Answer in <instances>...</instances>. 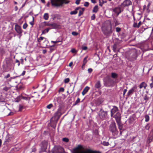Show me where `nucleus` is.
<instances>
[{"label":"nucleus","instance_id":"obj_1","mask_svg":"<svg viewBox=\"0 0 153 153\" xmlns=\"http://www.w3.org/2000/svg\"><path fill=\"white\" fill-rule=\"evenodd\" d=\"M72 153H101L97 151H94L87 148H84L80 145L73 149Z\"/></svg>","mask_w":153,"mask_h":153},{"label":"nucleus","instance_id":"obj_2","mask_svg":"<svg viewBox=\"0 0 153 153\" xmlns=\"http://www.w3.org/2000/svg\"><path fill=\"white\" fill-rule=\"evenodd\" d=\"M103 33L106 36H110L112 33L111 26L110 23L104 24L102 27Z\"/></svg>","mask_w":153,"mask_h":153},{"label":"nucleus","instance_id":"obj_3","mask_svg":"<svg viewBox=\"0 0 153 153\" xmlns=\"http://www.w3.org/2000/svg\"><path fill=\"white\" fill-rule=\"evenodd\" d=\"M109 130L114 136H116L118 135L119 132L117 129L115 122H112L111 123L109 126Z\"/></svg>","mask_w":153,"mask_h":153},{"label":"nucleus","instance_id":"obj_4","mask_svg":"<svg viewBox=\"0 0 153 153\" xmlns=\"http://www.w3.org/2000/svg\"><path fill=\"white\" fill-rule=\"evenodd\" d=\"M116 83V80L109 78L108 80L104 81V85L107 87H112Z\"/></svg>","mask_w":153,"mask_h":153},{"label":"nucleus","instance_id":"obj_5","mask_svg":"<svg viewBox=\"0 0 153 153\" xmlns=\"http://www.w3.org/2000/svg\"><path fill=\"white\" fill-rule=\"evenodd\" d=\"M51 2L53 5L56 7H59L62 6L64 3L65 4L68 3L69 1H66L65 0H56L54 1Z\"/></svg>","mask_w":153,"mask_h":153},{"label":"nucleus","instance_id":"obj_6","mask_svg":"<svg viewBox=\"0 0 153 153\" xmlns=\"http://www.w3.org/2000/svg\"><path fill=\"white\" fill-rule=\"evenodd\" d=\"M107 111H105L101 109L98 114L99 118L102 120H105L107 117Z\"/></svg>","mask_w":153,"mask_h":153},{"label":"nucleus","instance_id":"obj_7","mask_svg":"<svg viewBox=\"0 0 153 153\" xmlns=\"http://www.w3.org/2000/svg\"><path fill=\"white\" fill-rule=\"evenodd\" d=\"M53 153H62L64 151L63 148L59 146H55L52 150Z\"/></svg>","mask_w":153,"mask_h":153},{"label":"nucleus","instance_id":"obj_8","mask_svg":"<svg viewBox=\"0 0 153 153\" xmlns=\"http://www.w3.org/2000/svg\"><path fill=\"white\" fill-rule=\"evenodd\" d=\"M123 9L121 8V7H116L112 9L113 12L116 14L117 16L119 14L123 11Z\"/></svg>","mask_w":153,"mask_h":153},{"label":"nucleus","instance_id":"obj_9","mask_svg":"<svg viewBox=\"0 0 153 153\" xmlns=\"http://www.w3.org/2000/svg\"><path fill=\"white\" fill-rule=\"evenodd\" d=\"M47 41L46 39L44 37H40L39 38V44L41 45L42 47H45L46 46V43Z\"/></svg>","mask_w":153,"mask_h":153},{"label":"nucleus","instance_id":"obj_10","mask_svg":"<svg viewBox=\"0 0 153 153\" xmlns=\"http://www.w3.org/2000/svg\"><path fill=\"white\" fill-rule=\"evenodd\" d=\"M47 142L45 141L42 142L41 143L40 146V151L39 152L40 153L42 152H44L45 151L46 149L47 148Z\"/></svg>","mask_w":153,"mask_h":153},{"label":"nucleus","instance_id":"obj_11","mask_svg":"<svg viewBox=\"0 0 153 153\" xmlns=\"http://www.w3.org/2000/svg\"><path fill=\"white\" fill-rule=\"evenodd\" d=\"M137 88V85H134L133 87H132L128 91L127 95H126V97H128L132 95L133 94L134 92L136 91Z\"/></svg>","mask_w":153,"mask_h":153},{"label":"nucleus","instance_id":"obj_12","mask_svg":"<svg viewBox=\"0 0 153 153\" xmlns=\"http://www.w3.org/2000/svg\"><path fill=\"white\" fill-rule=\"evenodd\" d=\"M132 4V2L130 0H125L120 5L121 8L128 6Z\"/></svg>","mask_w":153,"mask_h":153},{"label":"nucleus","instance_id":"obj_13","mask_svg":"<svg viewBox=\"0 0 153 153\" xmlns=\"http://www.w3.org/2000/svg\"><path fill=\"white\" fill-rule=\"evenodd\" d=\"M42 24L45 25L51 26L54 28H56L58 27V25L56 23L50 24L48 22H45L42 23Z\"/></svg>","mask_w":153,"mask_h":153},{"label":"nucleus","instance_id":"obj_14","mask_svg":"<svg viewBox=\"0 0 153 153\" xmlns=\"http://www.w3.org/2000/svg\"><path fill=\"white\" fill-rule=\"evenodd\" d=\"M118 108L116 106H114L113 108L111 111V117H112L115 113L118 111Z\"/></svg>","mask_w":153,"mask_h":153},{"label":"nucleus","instance_id":"obj_15","mask_svg":"<svg viewBox=\"0 0 153 153\" xmlns=\"http://www.w3.org/2000/svg\"><path fill=\"white\" fill-rule=\"evenodd\" d=\"M15 29L17 33L19 34H21L22 33L21 27L18 25H15Z\"/></svg>","mask_w":153,"mask_h":153},{"label":"nucleus","instance_id":"obj_16","mask_svg":"<svg viewBox=\"0 0 153 153\" xmlns=\"http://www.w3.org/2000/svg\"><path fill=\"white\" fill-rule=\"evenodd\" d=\"M147 86V84L144 82H142L139 85V87L140 89H141L143 88L145 89H146Z\"/></svg>","mask_w":153,"mask_h":153},{"label":"nucleus","instance_id":"obj_17","mask_svg":"<svg viewBox=\"0 0 153 153\" xmlns=\"http://www.w3.org/2000/svg\"><path fill=\"white\" fill-rule=\"evenodd\" d=\"M60 99L59 97H56L55 99L54 102L56 106L60 105Z\"/></svg>","mask_w":153,"mask_h":153},{"label":"nucleus","instance_id":"obj_18","mask_svg":"<svg viewBox=\"0 0 153 153\" xmlns=\"http://www.w3.org/2000/svg\"><path fill=\"white\" fill-rule=\"evenodd\" d=\"M90 89V88L88 86H86L83 89L82 92V94L83 95H85Z\"/></svg>","mask_w":153,"mask_h":153},{"label":"nucleus","instance_id":"obj_19","mask_svg":"<svg viewBox=\"0 0 153 153\" xmlns=\"http://www.w3.org/2000/svg\"><path fill=\"white\" fill-rule=\"evenodd\" d=\"M111 77L113 78L112 79L116 80V79L118 77L117 74L115 73H111Z\"/></svg>","mask_w":153,"mask_h":153},{"label":"nucleus","instance_id":"obj_20","mask_svg":"<svg viewBox=\"0 0 153 153\" xmlns=\"http://www.w3.org/2000/svg\"><path fill=\"white\" fill-rule=\"evenodd\" d=\"M101 87V85L100 81L97 82L95 85V87L96 88H97L100 89Z\"/></svg>","mask_w":153,"mask_h":153},{"label":"nucleus","instance_id":"obj_21","mask_svg":"<svg viewBox=\"0 0 153 153\" xmlns=\"http://www.w3.org/2000/svg\"><path fill=\"white\" fill-rule=\"evenodd\" d=\"M80 8V7L76 8L74 10L72 11L71 12L70 14L71 15H74L76 14L77 13V10H79Z\"/></svg>","mask_w":153,"mask_h":153},{"label":"nucleus","instance_id":"obj_22","mask_svg":"<svg viewBox=\"0 0 153 153\" xmlns=\"http://www.w3.org/2000/svg\"><path fill=\"white\" fill-rule=\"evenodd\" d=\"M11 140V138L9 135H7L4 141L5 143H9Z\"/></svg>","mask_w":153,"mask_h":153},{"label":"nucleus","instance_id":"obj_23","mask_svg":"<svg viewBox=\"0 0 153 153\" xmlns=\"http://www.w3.org/2000/svg\"><path fill=\"white\" fill-rule=\"evenodd\" d=\"M55 114L56 116H57L59 118L62 115L61 110L60 109H58L57 112Z\"/></svg>","mask_w":153,"mask_h":153},{"label":"nucleus","instance_id":"obj_24","mask_svg":"<svg viewBox=\"0 0 153 153\" xmlns=\"http://www.w3.org/2000/svg\"><path fill=\"white\" fill-rule=\"evenodd\" d=\"M98 10V5H96L94 8L92 10L93 13H97Z\"/></svg>","mask_w":153,"mask_h":153},{"label":"nucleus","instance_id":"obj_25","mask_svg":"<svg viewBox=\"0 0 153 153\" xmlns=\"http://www.w3.org/2000/svg\"><path fill=\"white\" fill-rule=\"evenodd\" d=\"M114 117L115 118H120V114L119 112H117L116 114L114 116Z\"/></svg>","mask_w":153,"mask_h":153},{"label":"nucleus","instance_id":"obj_26","mask_svg":"<svg viewBox=\"0 0 153 153\" xmlns=\"http://www.w3.org/2000/svg\"><path fill=\"white\" fill-rule=\"evenodd\" d=\"M117 44L115 43L113 46V50L114 52H116L117 51Z\"/></svg>","mask_w":153,"mask_h":153},{"label":"nucleus","instance_id":"obj_27","mask_svg":"<svg viewBox=\"0 0 153 153\" xmlns=\"http://www.w3.org/2000/svg\"><path fill=\"white\" fill-rule=\"evenodd\" d=\"M118 125V126L119 129V130L120 131V134H122V132L121 130L123 128V125H122V124L121 123V124H120L119 125Z\"/></svg>","mask_w":153,"mask_h":153},{"label":"nucleus","instance_id":"obj_28","mask_svg":"<svg viewBox=\"0 0 153 153\" xmlns=\"http://www.w3.org/2000/svg\"><path fill=\"white\" fill-rule=\"evenodd\" d=\"M133 56V57L132 58H130V60L131 61H134L136 59V53L134 54Z\"/></svg>","mask_w":153,"mask_h":153},{"label":"nucleus","instance_id":"obj_29","mask_svg":"<svg viewBox=\"0 0 153 153\" xmlns=\"http://www.w3.org/2000/svg\"><path fill=\"white\" fill-rule=\"evenodd\" d=\"M84 10V9L83 8H82L80 10H79L78 14L79 16H80L82 14Z\"/></svg>","mask_w":153,"mask_h":153},{"label":"nucleus","instance_id":"obj_30","mask_svg":"<svg viewBox=\"0 0 153 153\" xmlns=\"http://www.w3.org/2000/svg\"><path fill=\"white\" fill-rule=\"evenodd\" d=\"M145 121L146 122H148L149 121V116L147 115L146 114L145 116Z\"/></svg>","mask_w":153,"mask_h":153},{"label":"nucleus","instance_id":"obj_31","mask_svg":"<svg viewBox=\"0 0 153 153\" xmlns=\"http://www.w3.org/2000/svg\"><path fill=\"white\" fill-rule=\"evenodd\" d=\"M11 87V86L9 87L5 86L3 88V90L5 91H7Z\"/></svg>","mask_w":153,"mask_h":153},{"label":"nucleus","instance_id":"obj_32","mask_svg":"<svg viewBox=\"0 0 153 153\" xmlns=\"http://www.w3.org/2000/svg\"><path fill=\"white\" fill-rule=\"evenodd\" d=\"M43 17H44V18L45 20H48V17H49L48 14L47 13H45V14L44 15Z\"/></svg>","mask_w":153,"mask_h":153},{"label":"nucleus","instance_id":"obj_33","mask_svg":"<svg viewBox=\"0 0 153 153\" xmlns=\"http://www.w3.org/2000/svg\"><path fill=\"white\" fill-rule=\"evenodd\" d=\"M49 30V28H46L43 30L42 33V34H45L48 33Z\"/></svg>","mask_w":153,"mask_h":153},{"label":"nucleus","instance_id":"obj_34","mask_svg":"<svg viewBox=\"0 0 153 153\" xmlns=\"http://www.w3.org/2000/svg\"><path fill=\"white\" fill-rule=\"evenodd\" d=\"M115 119L116 120V122L117 124V125H119L120 124H121V123L120 122V118Z\"/></svg>","mask_w":153,"mask_h":153},{"label":"nucleus","instance_id":"obj_35","mask_svg":"<svg viewBox=\"0 0 153 153\" xmlns=\"http://www.w3.org/2000/svg\"><path fill=\"white\" fill-rule=\"evenodd\" d=\"M102 144L104 146H108L109 145V143L108 142L104 141L102 143Z\"/></svg>","mask_w":153,"mask_h":153},{"label":"nucleus","instance_id":"obj_36","mask_svg":"<svg viewBox=\"0 0 153 153\" xmlns=\"http://www.w3.org/2000/svg\"><path fill=\"white\" fill-rule=\"evenodd\" d=\"M62 140L63 142H65L66 143H67V142H68V141H69V140L68 138L65 137V138H62Z\"/></svg>","mask_w":153,"mask_h":153},{"label":"nucleus","instance_id":"obj_37","mask_svg":"<svg viewBox=\"0 0 153 153\" xmlns=\"http://www.w3.org/2000/svg\"><path fill=\"white\" fill-rule=\"evenodd\" d=\"M133 27H134L135 28H139V26L138 25V24H137V23L136 22H134V24L133 25Z\"/></svg>","mask_w":153,"mask_h":153},{"label":"nucleus","instance_id":"obj_38","mask_svg":"<svg viewBox=\"0 0 153 153\" xmlns=\"http://www.w3.org/2000/svg\"><path fill=\"white\" fill-rule=\"evenodd\" d=\"M53 106L52 104H50L49 105H47L46 108L49 109H51Z\"/></svg>","mask_w":153,"mask_h":153},{"label":"nucleus","instance_id":"obj_39","mask_svg":"<svg viewBox=\"0 0 153 153\" xmlns=\"http://www.w3.org/2000/svg\"><path fill=\"white\" fill-rule=\"evenodd\" d=\"M80 99L78 98L77 100L75 101V103L74 104V105H76L78 103L80 102Z\"/></svg>","mask_w":153,"mask_h":153},{"label":"nucleus","instance_id":"obj_40","mask_svg":"<svg viewBox=\"0 0 153 153\" xmlns=\"http://www.w3.org/2000/svg\"><path fill=\"white\" fill-rule=\"evenodd\" d=\"M28 26L27 24L26 23H25L23 25V28L24 29H26Z\"/></svg>","mask_w":153,"mask_h":153},{"label":"nucleus","instance_id":"obj_41","mask_svg":"<svg viewBox=\"0 0 153 153\" xmlns=\"http://www.w3.org/2000/svg\"><path fill=\"white\" fill-rule=\"evenodd\" d=\"M19 111H21L24 108L23 106L22 105H19Z\"/></svg>","mask_w":153,"mask_h":153},{"label":"nucleus","instance_id":"obj_42","mask_svg":"<svg viewBox=\"0 0 153 153\" xmlns=\"http://www.w3.org/2000/svg\"><path fill=\"white\" fill-rule=\"evenodd\" d=\"M144 100L146 101V102L148 100L149 98L147 97V95H146L144 97Z\"/></svg>","mask_w":153,"mask_h":153},{"label":"nucleus","instance_id":"obj_43","mask_svg":"<svg viewBox=\"0 0 153 153\" xmlns=\"http://www.w3.org/2000/svg\"><path fill=\"white\" fill-rule=\"evenodd\" d=\"M71 34L74 36H76L78 35V33L76 32L73 31L72 32Z\"/></svg>","mask_w":153,"mask_h":153},{"label":"nucleus","instance_id":"obj_44","mask_svg":"<svg viewBox=\"0 0 153 153\" xmlns=\"http://www.w3.org/2000/svg\"><path fill=\"white\" fill-rule=\"evenodd\" d=\"M87 57H85L84 58L83 60V63L84 64H85L86 63L87 60Z\"/></svg>","mask_w":153,"mask_h":153},{"label":"nucleus","instance_id":"obj_45","mask_svg":"<svg viewBox=\"0 0 153 153\" xmlns=\"http://www.w3.org/2000/svg\"><path fill=\"white\" fill-rule=\"evenodd\" d=\"M64 91V88L61 87V88H60L59 89V92H63Z\"/></svg>","mask_w":153,"mask_h":153},{"label":"nucleus","instance_id":"obj_46","mask_svg":"<svg viewBox=\"0 0 153 153\" xmlns=\"http://www.w3.org/2000/svg\"><path fill=\"white\" fill-rule=\"evenodd\" d=\"M150 127V126L149 124H147L145 126V128L147 130H148L149 129Z\"/></svg>","mask_w":153,"mask_h":153},{"label":"nucleus","instance_id":"obj_47","mask_svg":"<svg viewBox=\"0 0 153 153\" xmlns=\"http://www.w3.org/2000/svg\"><path fill=\"white\" fill-rule=\"evenodd\" d=\"M70 81V79L69 78H67L65 79L64 80V82L65 83H67L69 82Z\"/></svg>","mask_w":153,"mask_h":153},{"label":"nucleus","instance_id":"obj_48","mask_svg":"<svg viewBox=\"0 0 153 153\" xmlns=\"http://www.w3.org/2000/svg\"><path fill=\"white\" fill-rule=\"evenodd\" d=\"M89 4V3L88 2H85L84 4V6L86 7H88Z\"/></svg>","mask_w":153,"mask_h":153},{"label":"nucleus","instance_id":"obj_49","mask_svg":"<svg viewBox=\"0 0 153 153\" xmlns=\"http://www.w3.org/2000/svg\"><path fill=\"white\" fill-rule=\"evenodd\" d=\"M14 77H10L9 79H7V81L8 82V83H9L10 82H11L12 79H14Z\"/></svg>","mask_w":153,"mask_h":153},{"label":"nucleus","instance_id":"obj_50","mask_svg":"<svg viewBox=\"0 0 153 153\" xmlns=\"http://www.w3.org/2000/svg\"><path fill=\"white\" fill-rule=\"evenodd\" d=\"M32 21L31 22H30V24L31 25H32V26H33V25H34V23H33V22H34V17L32 16Z\"/></svg>","mask_w":153,"mask_h":153},{"label":"nucleus","instance_id":"obj_51","mask_svg":"<svg viewBox=\"0 0 153 153\" xmlns=\"http://www.w3.org/2000/svg\"><path fill=\"white\" fill-rule=\"evenodd\" d=\"M121 30V28L119 27L116 28V31L117 32H119Z\"/></svg>","mask_w":153,"mask_h":153},{"label":"nucleus","instance_id":"obj_52","mask_svg":"<svg viewBox=\"0 0 153 153\" xmlns=\"http://www.w3.org/2000/svg\"><path fill=\"white\" fill-rule=\"evenodd\" d=\"M95 16L94 14H93L91 16V19L92 20H94L95 19Z\"/></svg>","mask_w":153,"mask_h":153},{"label":"nucleus","instance_id":"obj_53","mask_svg":"<svg viewBox=\"0 0 153 153\" xmlns=\"http://www.w3.org/2000/svg\"><path fill=\"white\" fill-rule=\"evenodd\" d=\"M92 69L91 68H88V71L89 73H91L92 71Z\"/></svg>","mask_w":153,"mask_h":153},{"label":"nucleus","instance_id":"obj_54","mask_svg":"<svg viewBox=\"0 0 153 153\" xmlns=\"http://www.w3.org/2000/svg\"><path fill=\"white\" fill-rule=\"evenodd\" d=\"M82 49L83 50H86L87 49V47L86 46H82Z\"/></svg>","mask_w":153,"mask_h":153},{"label":"nucleus","instance_id":"obj_55","mask_svg":"<svg viewBox=\"0 0 153 153\" xmlns=\"http://www.w3.org/2000/svg\"><path fill=\"white\" fill-rule=\"evenodd\" d=\"M81 0H76V1L75 3L77 4H79Z\"/></svg>","mask_w":153,"mask_h":153},{"label":"nucleus","instance_id":"obj_56","mask_svg":"<svg viewBox=\"0 0 153 153\" xmlns=\"http://www.w3.org/2000/svg\"><path fill=\"white\" fill-rule=\"evenodd\" d=\"M10 76V74H8L7 75L5 76L4 78L6 79H7Z\"/></svg>","mask_w":153,"mask_h":153},{"label":"nucleus","instance_id":"obj_57","mask_svg":"<svg viewBox=\"0 0 153 153\" xmlns=\"http://www.w3.org/2000/svg\"><path fill=\"white\" fill-rule=\"evenodd\" d=\"M127 91V89H125L124 90L123 92V96H124L125 95V94L126 93Z\"/></svg>","mask_w":153,"mask_h":153},{"label":"nucleus","instance_id":"obj_58","mask_svg":"<svg viewBox=\"0 0 153 153\" xmlns=\"http://www.w3.org/2000/svg\"><path fill=\"white\" fill-rule=\"evenodd\" d=\"M61 42V41H57V40H56V41H51L52 42L54 43H58L59 42Z\"/></svg>","mask_w":153,"mask_h":153},{"label":"nucleus","instance_id":"obj_59","mask_svg":"<svg viewBox=\"0 0 153 153\" xmlns=\"http://www.w3.org/2000/svg\"><path fill=\"white\" fill-rule=\"evenodd\" d=\"M71 52L73 53H75L76 52V50L74 49H71Z\"/></svg>","mask_w":153,"mask_h":153},{"label":"nucleus","instance_id":"obj_60","mask_svg":"<svg viewBox=\"0 0 153 153\" xmlns=\"http://www.w3.org/2000/svg\"><path fill=\"white\" fill-rule=\"evenodd\" d=\"M16 63H18V66H19L20 65V62H19V60H17V59H16Z\"/></svg>","mask_w":153,"mask_h":153},{"label":"nucleus","instance_id":"obj_61","mask_svg":"<svg viewBox=\"0 0 153 153\" xmlns=\"http://www.w3.org/2000/svg\"><path fill=\"white\" fill-rule=\"evenodd\" d=\"M25 72H26L25 71H23L22 72V74H21V75H22V76L24 75L25 74Z\"/></svg>","mask_w":153,"mask_h":153},{"label":"nucleus","instance_id":"obj_62","mask_svg":"<svg viewBox=\"0 0 153 153\" xmlns=\"http://www.w3.org/2000/svg\"><path fill=\"white\" fill-rule=\"evenodd\" d=\"M142 22L141 21H140L138 24V25L139 26V28L140 27L141 25Z\"/></svg>","mask_w":153,"mask_h":153},{"label":"nucleus","instance_id":"obj_63","mask_svg":"<svg viewBox=\"0 0 153 153\" xmlns=\"http://www.w3.org/2000/svg\"><path fill=\"white\" fill-rule=\"evenodd\" d=\"M150 86L151 88H152L153 87V83H151L150 84Z\"/></svg>","mask_w":153,"mask_h":153},{"label":"nucleus","instance_id":"obj_64","mask_svg":"<svg viewBox=\"0 0 153 153\" xmlns=\"http://www.w3.org/2000/svg\"><path fill=\"white\" fill-rule=\"evenodd\" d=\"M36 149L35 148H34L33 149H32V152H35L36 151Z\"/></svg>","mask_w":153,"mask_h":153}]
</instances>
